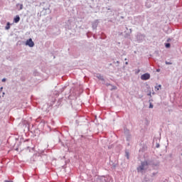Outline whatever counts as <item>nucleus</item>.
Segmentation results:
<instances>
[{
  "mask_svg": "<svg viewBox=\"0 0 182 182\" xmlns=\"http://www.w3.org/2000/svg\"><path fill=\"white\" fill-rule=\"evenodd\" d=\"M1 82H6V78H3V79L1 80Z\"/></svg>",
  "mask_w": 182,
  "mask_h": 182,
  "instance_id": "aec40b11",
  "label": "nucleus"
},
{
  "mask_svg": "<svg viewBox=\"0 0 182 182\" xmlns=\"http://www.w3.org/2000/svg\"><path fill=\"white\" fill-rule=\"evenodd\" d=\"M96 77L99 79V80H102V82H105V77L101 74H97Z\"/></svg>",
  "mask_w": 182,
  "mask_h": 182,
  "instance_id": "0eeeda50",
  "label": "nucleus"
},
{
  "mask_svg": "<svg viewBox=\"0 0 182 182\" xmlns=\"http://www.w3.org/2000/svg\"><path fill=\"white\" fill-rule=\"evenodd\" d=\"M165 1H170V0H164Z\"/></svg>",
  "mask_w": 182,
  "mask_h": 182,
  "instance_id": "7c9ffc66",
  "label": "nucleus"
},
{
  "mask_svg": "<svg viewBox=\"0 0 182 182\" xmlns=\"http://www.w3.org/2000/svg\"><path fill=\"white\" fill-rule=\"evenodd\" d=\"M171 46V44H170L169 43H165V47L168 49V48H170Z\"/></svg>",
  "mask_w": 182,
  "mask_h": 182,
  "instance_id": "f8f14e48",
  "label": "nucleus"
},
{
  "mask_svg": "<svg viewBox=\"0 0 182 182\" xmlns=\"http://www.w3.org/2000/svg\"><path fill=\"white\" fill-rule=\"evenodd\" d=\"M126 29H128L127 27H126Z\"/></svg>",
  "mask_w": 182,
  "mask_h": 182,
  "instance_id": "f704fd0d",
  "label": "nucleus"
},
{
  "mask_svg": "<svg viewBox=\"0 0 182 182\" xmlns=\"http://www.w3.org/2000/svg\"><path fill=\"white\" fill-rule=\"evenodd\" d=\"M155 89H156V90H160V89H161V85H159L158 86H156V87H155Z\"/></svg>",
  "mask_w": 182,
  "mask_h": 182,
  "instance_id": "4468645a",
  "label": "nucleus"
},
{
  "mask_svg": "<svg viewBox=\"0 0 182 182\" xmlns=\"http://www.w3.org/2000/svg\"><path fill=\"white\" fill-rule=\"evenodd\" d=\"M127 159H129V152L126 153Z\"/></svg>",
  "mask_w": 182,
  "mask_h": 182,
  "instance_id": "393cba45",
  "label": "nucleus"
},
{
  "mask_svg": "<svg viewBox=\"0 0 182 182\" xmlns=\"http://www.w3.org/2000/svg\"><path fill=\"white\" fill-rule=\"evenodd\" d=\"M129 129H124V134H126V136H129Z\"/></svg>",
  "mask_w": 182,
  "mask_h": 182,
  "instance_id": "ddd939ff",
  "label": "nucleus"
},
{
  "mask_svg": "<svg viewBox=\"0 0 182 182\" xmlns=\"http://www.w3.org/2000/svg\"><path fill=\"white\" fill-rule=\"evenodd\" d=\"M146 166H149V164L147 163V161L141 162V166L137 168L138 171H143Z\"/></svg>",
  "mask_w": 182,
  "mask_h": 182,
  "instance_id": "7ed1b4c3",
  "label": "nucleus"
},
{
  "mask_svg": "<svg viewBox=\"0 0 182 182\" xmlns=\"http://www.w3.org/2000/svg\"><path fill=\"white\" fill-rule=\"evenodd\" d=\"M147 96H150V97H151V92H149L147 94Z\"/></svg>",
  "mask_w": 182,
  "mask_h": 182,
  "instance_id": "6ab92c4d",
  "label": "nucleus"
},
{
  "mask_svg": "<svg viewBox=\"0 0 182 182\" xmlns=\"http://www.w3.org/2000/svg\"><path fill=\"white\" fill-rule=\"evenodd\" d=\"M107 11H110V9H109V8H107Z\"/></svg>",
  "mask_w": 182,
  "mask_h": 182,
  "instance_id": "c85d7f7f",
  "label": "nucleus"
},
{
  "mask_svg": "<svg viewBox=\"0 0 182 182\" xmlns=\"http://www.w3.org/2000/svg\"><path fill=\"white\" fill-rule=\"evenodd\" d=\"M26 46H29V48H33V46H35V43H33L32 38H29L26 41Z\"/></svg>",
  "mask_w": 182,
  "mask_h": 182,
  "instance_id": "f03ea898",
  "label": "nucleus"
},
{
  "mask_svg": "<svg viewBox=\"0 0 182 182\" xmlns=\"http://www.w3.org/2000/svg\"><path fill=\"white\" fill-rule=\"evenodd\" d=\"M9 29H11V23L10 22H7L6 25L5 26V30L6 31H9Z\"/></svg>",
  "mask_w": 182,
  "mask_h": 182,
  "instance_id": "1a4fd4ad",
  "label": "nucleus"
},
{
  "mask_svg": "<svg viewBox=\"0 0 182 182\" xmlns=\"http://www.w3.org/2000/svg\"><path fill=\"white\" fill-rule=\"evenodd\" d=\"M3 90H4V87H0V93L1 92H2Z\"/></svg>",
  "mask_w": 182,
  "mask_h": 182,
  "instance_id": "5701e85b",
  "label": "nucleus"
},
{
  "mask_svg": "<svg viewBox=\"0 0 182 182\" xmlns=\"http://www.w3.org/2000/svg\"><path fill=\"white\" fill-rule=\"evenodd\" d=\"M63 90H63V88L62 87L61 89H60V91H59V92H60V93H62V92H63Z\"/></svg>",
  "mask_w": 182,
  "mask_h": 182,
  "instance_id": "412c9836",
  "label": "nucleus"
},
{
  "mask_svg": "<svg viewBox=\"0 0 182 182\" xmlns=\"http://www.w3.org/2000/svg\"><path fill=\"white\" fill-rule=\"evenodd\" d=\"M16 6H19L18 11H22V9H23V4H17Z\"/></svg>",
  "mask_w": 182,
  "mask_h": 182,
  "instance_id": "9d476101",
  "label": "nucleus"
},
{
  "mask_svg": "<svg viewBox=\"0 0 182 182\" xmlns=\"http://www.w3.org/2000/svg\"><path fill=\"white\" fill-rule=\"evenodd\" d=\"M66 87H68V85H65L64 87H63V90H65V89H66Z\"/></svg>",
  "mask_w": 182,
  "mask_h": 182,
  "instance_id": "4be33fe9",
  "label": "nucleus"
},
{
  "mask_svg": "<svg viewBox=\"0 0 182 182\" xmlns=\"http://www.w3.org/2000/svg\"><path fill=\"white\" fill-rule=\"evenodd\" d=\"M129 36H130V34H129V33H127V34L124 36V38H129Z\"/></svg>",
  "mask_w": 182,
  "mask_h": 182,
  "instance_id": "a211bd4d",
  "label": "nucleus"
},
{
  "mask_svg": "<svg viewBox=\"0 0 182 182\" xmlns=\"http://www.w3.org/2000/svg\"><path fill=\"white\" fill-rule=\"evenodd\" d=\"M125 60H127V58H125Z\"/></svg>",
  "mask_w": 182,
  "mask_h": 182,
  "instance_id": "473e14b6",
  "label": "nucleus"
},
{
  "mask_svg": "<svg viewBox=\"0 0 182 182\" xmlns=\"http://www.w3.org/2000/svg\"><path fill=\"white\" fill-rule=\"evenodd\" d=\"M117 63H120V62H119V61H117Z\"/></svg>",
  "mask_w": 182,
  "mask_h": 182,
  "instance_id": "2f4dec72",
  "label": "nucleus"
},
{
  "mask_svg": "<svg viewBox=\"0 0 182 182\" xmlns=\"http://www.w3.org/2000/svg\"><path fill=\"white\" fill-rule=\"evenodd\" d=\"M97 25H99V20H95L92 23V29H97Z\"/></svg>",
  "mask_w": 182,
  "mask_h": 182,
  "instance_id": "423d86ee",
  "label": "nucleus"
},
{
  "mask_svg": "<svg viewBox=\"0 0 182 182\" xmlns=\"http://www.w3.org/2000/svg\"><path fill=\"white\" fill-rule=\"evenodd\" d=\"M171 38H168L167 39V42H171Z\"/></svg>",
  "mask_w": 182,
  "mask_h": 182,
  "instance_id": "b1692460",
  "label": "nucleus"
},
{
  "mask_svg": "<svg viewBox=\"0 0 182 182\" xmlns=\"http://www.w3.org/2000/svg\"><path fill=\"white\" fill-rule=\"evenodd\" d=\"M105 85H106L107 87H109V86H112V85L110 84V83H109V82H107V83L105 84Z\"/></svg>",
  "mask_w": 182,
  "mask_h": 182,
  "instance_id": "f3484780",
  "label": "nucleus"
},
{
  "mask_svg": "<svg viewBox=\"0 0 182 182\" xmlns=\"http://www.w3.org/2000/svg\"><path fill=\"white\" fill-rule=\"evenodd\" d=\"M156 147H159V144H157V145H156Z\"/></svg>",
  "mask_w": 182,
  "mask_h": 182,
  "instance_id": "c756f323",
  "label": "nucleus"
},
{
  "mask_svg": "<svg viewBox=\"0 0 182 182\" xmlns=\"http://www.w3.org/2000/svg\"><path fill=\"white\" fill-rule=\"evenodd\" d=\"M153 107H154L153 103L150 102L149 108V109H153Z\"/></svg>",
  "mask_w": 182,
  "mask_h": 182,
  "instance_id": "2eb2a0df",
  "label": "nucleus"
},
{
  "mask_svg": "<svg viewBox=\"0 0 182 182\" xmlns=\"http://www.w3.org/2000/svg\"><path fill=\"white\" fill-rule=\"evenodd\" d=\"M156 72H160V68L156 69Z\"/></svg>",
  "mask_w": 182,
  "mask_h": 182,
  "instance_id": "bb28decb",
  "label": "nucleus"
},
{
  "mask_svg": "<svg viewBox=\"0 0 182 182\" xmlns=\"http://www.w3.org/2000/svg\"><path fill=\"white\" fill-rule=\"evenodd\" d=\"M154 2V0H146V4H145L146 8H151Z\"/></svg>",
  "mask_w": 182,
  "mask_h": 182,
  "instance_id": "39448f33",
  "label": "nucleus"
},
{
  "mask_svg": "<svg viewBox=\"0 0 182 182\" xmlns=\"http://www.w3.org/2000/svg\"><path fill=\"white\" fill-rule=\"evenodd\" d=\"M141 80H149L150 79V73H144L142 75H141Z\"/></svg>",
  "mask_w": 182,
  "mask_h": 182,
  "instance_id": "20e7f679",
  "label": "nucleus"
},
{
  "mask_svg": "<svg viewBox=\"0 0 182 182\" xmlns=\"http://www.w3.org/2000/svg\"><path fill=\"white\" fill-rule=\"evenodd\" d=\"M109 90L113 91V90H117V87L115 85H112L111 87L109 88Z\"/></svg>",
  "mask_w": 182,
  "mask_h": 182,
  "instance_id": "9b49d317",
  "label": "nucleus"
},
{
  "mask_svg": "<svg viewBox=\"0 0 182 182\" xmlns=\"http://www.w3.org/2000/svg\"><path fill=\"white\" fill-rule=\"evenodd\" d=\"M165 63L166 65H173V63L168 61H166Z\"/></svg>",
  "mask_w": 182,
  "mask_h": 182,
  "instance_id": "dca6fc26",
  "label": "nucleus"
},
{
  "mask_svg": "<svg viewBox=\"0 0 182 182\" xmlns=\"http://www.w3.org/2000/svg\"><path fill=\"white\" fill-rule=\"evenodd\" d=\"M145 38H146V35L142 34L140 32H138L136 35V42H138V43H143Z\"/></svg>",
  "mask_w": 182,
  "mask_h": 182,
  "instance_id": "f257e3e1",
  "label": "nucleus"
},
{
  "mask_svg": "<svg viewBox=\"0 0 182 182\" xmlns=\"http://www.w3.org/2000/svg\"><path fill=\"white\" fill-rule=\"evenodd\" d=\"M132 29L129 28V33H132Z\"/></svg>",
  "mask_w": 182,
  "mask_h": 182,
  "instance_id": "a878e982",
  "label": "nucleus"
},
{
  "mask_svg": "<svg viewBox=\"0 0 182 182\" xmlns=\"http://www.w3.org/2000/svg\"><path fill=\"white\" fill-rule=\"evenodd\" d=\"M125 65H129V62H125Z\"/></svg>",
  "mask_w": 182,
  "mask_h": 182,
  "instance_id": "cd10ccee",
  "label": "nucleus"
},
{
  "mask_svg": "<svg viewBox=\"0 0 182 182\" xmlns=\"http://www.w3.org/2000/svg\"><path fill=\"white\" fill-rule=\"evenodd\" d=\"M3 95H5V92H3Z\"/></svg>",
  "mask_w": 182,
  "mask_h": 182,
  "instance_id": "72a5a7b5",
  "label": "nucleus"
},
{
  "mask_svg": "<svg viewBox=\"0 0 182 182\" xmlns=\"http://www.w3.org/2000/svg\"><path fill=\"white\" fill-rule=\"evenodd\" d=\"M21 21V17L18 15L16 16L14 18V23H18Z\"/></svg>",
  "mask_w": 182,
  "mask_h": 182,
  "instance_id": "6e6552de",
  "label": "nucleus"
},
{
  "mask_svg": "<svg viewBox=\"0 0 182 182\" xmlns=\"http://www.w3.org/2000/svg\"><path fill=\"white\" fill-rule=\"evenodd\" d=\"M0 99H1V95H0Z\"/></svg>",
  "mask_w": 182,
  "mask_h": 182,
  "instance_id": "c9c22d12",
  "label": "nucleus"
}]
</instances>
